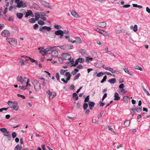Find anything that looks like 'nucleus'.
<instances>
[{"mask_svg": "<svg viewBox=\"0 0 150 150\" xmlns=\"http://www.w3.org/2000/svg\"><path fill=\"white\" fill-rule=\"evenodd\" d=\"M7 103L10 108H12L13 110L17 111L19 107L16 102L8 101Z\"/></svg>", "mask_w": 150, "mask_h": 150, "instance_id": "obj_1", "label": "nucleus"}, {"mask_svg": "<svg viewBox=\"0 0 150 150\" xmlns=\"http://www.w3.org/2000/svg\"><path fill=\"white\" fill-rule=\"evenodd\" d=\"M50 48L49 53H51L52 56L53 57H57V56L58 53V51L56 50L55 47H49Z\"/></svg>", "mask_w": 150, "mask_h": 150, "instance_id": "obj_2", "label": "nucleus"}, {"mask_svg": "<svg viewBox=\"0 0 150 150\" xmlns=\"http://www.w3.org/2000/svg\"><path fill=\"white\" fill-rule=\"evenodd\" d=\"M8 42L13 46H16L17 44V40L13 38H8L6 39Z\"/></svg>", "mask_w": 150, "mask_h": 150, "instance_id": "obj_3", "label": "nucleus"}, {"mask_svg": "<svg viewBox=\"0 0 150 150\" xmlns=\"http://www.w3.org/2000/svg\"><path fill=\"white\" fill-rule=\"evenodd\" d=\"M33 83L34 85V89L36 91H38L40 90L41 85L39 82L35 80L33 81Z\"/></svg>", "mask_w": 150, "mask_h": 150, "instance_id": "obj_4", "label": "nucleus"}, {"mask_svg": "<svg viewBox=\"0 0 150 150\" xmlns=\"http://www.w3.org/2000/svg\"><path fill=\"white\" fill-rule=\"evenodd\" d=\"M38 49L40 50V52L42 55L44 56L46 55L49 52L50 48L49 47L46 49H44L43 47H39Z\"/></svg>", "mask_w": 150, "mask_h": 150, "instance_id": "obj_5", "label": "nucleus"}, {"mask_svg": "<svg viewBox=\"0 0 150 150\" xmlns=\"http://www.w3.org/2000/svg\"><path fill=\"white\" fill-rule=\"evenodd\" d=\"M30 80L28 79L26 82V85L25 86H19V87L21 90H24L26 89L29 90L30 87V84H29Z\"/></svg>", "mask_w": 150, "mask_h": 150, "instance_id": "obj_6", "label": "nucleus"}, {"mask_svg": "<svg viewBox=\"0 0 150 150\" xmlns=\"http://www.w3.org/2000/svg\"><path fill=\"white\" fill-rule=\"evenodd\" d=\"M63 50H69L73 48V46L71 45L65 44L61 46H57Z\"/></svg>", "mask_w": 150, "mask_h": 150, "instance_id": "obj_7", "label": "nucleus"}, {"mask_svg": "<svg viewBox=\"0 0 150 150\" xmlns=\"http://www.w3.org/2000/svg\"><path fill=\"white\" fill-rule=\"evenodd\" d=\"M38 1L41 3L43 5L47 7L50 9H52V6L49 5V4L46 1L42 0H38Z\"/></svg>", "mask_w": 150, "mask_h": 150, "instance_id": "obj_8", "label": "nucleus"}, {"mask_svg": "<svg viewBox=\"0 0 150 150\" xmlns=\"http://www.w3.org/2000/svg\"><path fill=\"white\" fill-rule=\"evenodd\" d=\"M1 35L3 37H9L10 34L9 31L7 30H5L2 32Z\"/></svg>", "mask_w": 150, "mask_h": 150, "instance_id": "obj_9", "label": "nucleus"}, {"mask_svg": "<svg viewBox=\"0 0 150 150\" xmlns=\"http://www.w3.org/2000/svg\"><path fill=\"white\" fill-rule=\"evenodd\" d=\"M96 25L97 27L103 28L106 27V23L105 22H99L97 23Z\"/></svg>", "mask_w": 150, "mask_h": 150, "instance_id": "obj_10", "label": "nucleus"}, {"mask_svg": "<svg viewBox=\"0 0 150 150\" xmlns=\"http://www.w3.org/2000/svg\"><path fill=\"white\" fill-rule=\"evenodd\" d=\"M54 34L55 35H60V38H61L63 36V31L62 30H59L55 31Z\"/></svg>", "mask_w": 150, "mask_h": 150, "instance_id": "obj_11", "label": "nucleus"}, {"mask_svg": "<svg viewBox=\"0 0 150 150\" xmlns=\"http://www.w3.org/2000/svg\"><path fill=\"white\" fill-rule=\"evenodd\" d=\"M26 3H23L22 1H20L19 3H18L17 5L16 6L18 8L23 7L24 8L26 7Z\"/></svg>", "mask_w": 150, "mask_h": 150, "instance_id": "obj_12", "label": "nucleus"}, {"mask_svg": "<svg viewBox=\"0 0 150 150\" xmlns=\"http://www.w3.org/2000/svg\"><path fill=\"white\" fill-rule=\"evenodd\" d=\"M17 81L20 82L22 84L25 83V81L23 78L22 76H18L17 77Z\"/></svg>", "mask_w": 150, "mask_h": 150, "instance_id": "obj_13", "label": "nucleus"}, {"mask_svg": "<svg viewBox=\"0 0 150 150\" xmlns=\"http://www.w3.org/2000/svg\"><path fill=\"white\" fill-rule=\"evenodd\" d=\"M42 30H47L48 31H49L51 30V28L49 27L44 26L42 27V28H40V31L42 32H43V31H42Z\"/></svg>", "mask_w": 150, "mask_h": 150, "instance_id": "obj_14", "label": "nucleus"}, {"mask_svg": "<svg viewBox=\"0 0 150 150\" xmlns=\"http://www.w3.org/2000/svg\"><path fill=\"white\" fill-rule=\"evenodd\" d=\"M114 96L115 97L114 100H118L120 99V97L119 96L117 92H116L115 93Z\"/></svg>", "mask_w": 150, "mask_h": 150, "instance_id": "obj_15", "label": "nucleus"}, {"mask_svg": "<svg viewBox=\"0 0 150 150\" xmlns=\"http://www.w3.org/2000/svg\"><path fill=\"white\" fill-rule=\"evenodd\" d=\"M56 94L55 92H53L51 93L50 95L49 98L50 99H53L54 97L56 96Z\"/></svg>", "mask_w": 150, "mask_h": 150, "instance_id": "obj_16", "label": "nucleus"}, {"mask_svg": "<svg viewBox=\"0 0 150 150\" xmlns=\"http://www.w3.org/2000/svg\"><path fill=\"white\" fill-rule=\"evenodd\" d=\"M16 15L18 18L19 19H21L23 17V14L22 13H16Z\"/></svg>", "mask_w": 150, "mask_h": 150, "instance_id": "obj_17", "label": "nucleus"}, {"mask_svg": "<svg viewBox=\"0 0 150 150\" xmlns=\"http://www.w3.org/2000/svg\"><path fill=\"white\" fill-rule=\"evenodd\" d=\"M40 15L38 13H35V20L36 21L38 20L39 18H40Z\"/></svg>", "mask_w": 150, "mask_h": 150, "instance_id": "obj_18", "label": "nucleus"}, {"mask_svg": "<svg viewBox=\"0 0 150 150\" xmlns=\"http://www.w3.org/2000/svg\"><path fill=\"white\" fill-rule=\"evenodd\" d=\"M33 13L32 11L30 10H28L27 12L26 13L25 15V17H27L28 16L31 15V14H32Z\"/></svg>", "mask_w": 150, "mask_h": 150, "instance_id": "obj_19", "label": "nucleus"}, {"mask_svg": "<svg viewBox=\"0 0 150 150\" xmlns=\"http://www.w3.org/2000/svg\"><path fill=\"white\" fill-rule=\"evenodd\" d=\"M79 52L81 53L82 55L85 56L86 54V50L84 49H81Z\"/></svg>", "mask_w": 150, "mask_h": 150, "instance_id": "obj_20", "label": "nucleus"}, {"mask_svg": "<svg viewBox=\"0 0 150 150\" xmlns=\"http://www.w3.org/2000/svg\"><path fill=\"white\" fill-rule=\"evenodd\" d=\"M22 148L21 145L18 144L15 148L14 150H21Z\"/></svg>", "mask_w": 150, "mask_h": 150, "instance_id": "obj_21", "label": "nucleus"}, {"mask_svg": "<svg viewBox=\"0 0 150 150\" xmlns=\"http://www.w3.org/2000/svg\"><path fill=\"white\" fill-rule=\"evenodd\" d=\"M108 81L109 82L111 83H114L116 82V80L115 79L113 78L109 79Z\"/></svg>", "mask_w": 150, "mask_h": 150, "instance_id": "obj_22", "label": "nucleus"}, {"mask_svg": "<svg viewBox=\"0 0 150 150\" xmlns=\"http://www.w3.org/2000/svg\"><path fill=\"white\" fill-rule=\"evenodd\" d=\"M126 91H125V89H122L119 91V92L122 95H124L125 94Z\"/></svg>", "mask_w": 150, "mask_h": 150, "instance_id": "obj_23", "label": "nucleus"}, {"mask_svg": "<svg viewBox=\"0 0 150 150\" xmlns=\"http://www.w3.org/2000/svg\"><path fill=\"white\" fill-rule=\"evenodd\" d=\"M130 122V121L129 120H127L124 122V125L125 126L127 127L129 125Z\"/></svg>", "mask_w": 150, "mask_h": 150, "instance_id": "obj_24", "label": "nucleus"}, {"mask_svg": "<svg viewBox=\"0 0 150 150\" xmlns=\"http://www.w3.org/2000/svg\"><path fill=\"white\" fill-rule=\"evenodd\" d=\"M72 15L76 18H77L78 16L76 13L75 11H72L71 13Z\"/></svg>", "mask_w": 150, "mask_h": 150, "instance_id": "obj_25", "label": "nucleus"}, {"mask_svg": "<svg viewBox=\"0 0 150 150\" xmlns=\"http://www.w3.org/2000/svg\"><path fill=\"white\" fill-rule=\"evenodd\" d=\"M100 33L104 36H108L107 33L106 31L103 30H101Z\"/></svg>", "mask_w": 150, "mask_h": 150, "instance_id": "obj_26", "label": "nucleus"}, {"mask_svg": "<svg viewBox=\"0 0 150 150\" xmlns=\"http://www.w3.org/2000/svg\"><path fill=\"white\" fill-rule=\"evenodd\" d=\"M123 69L124 70L125 73L128 74L130 76H132V74L126 68H125Z\"/></svg>", "mask_w": 150, "mask_h": 150, "instance_id": "obj_27", "label": "nucleus"}, {"mask_svg": "<svg viewBox=\"0 0 150 150\" xmlns=\"http://www.w3.org/2000/svg\"><path fill=\"white\" fill-rule=\"evenodd\" d=\"M129 99V98L127 96H125L123 98V101L124 102H125Z\"/></svg>", "mask_w": 150, "mask_h": 150, "instance_id": "obj_28", "label": "nucleus"}, {"mask_svg": "<svg viewBox=\"0 0 150 150\" xmlns=\"http://www.w3.org/2000/svg\"><path fill=\"white\" fill-rule=\"evenodd\" d=\"M4 136L7 137V139L8 140L10 141L11 140V136L10 134H4Z\"/></svg>", "mask_w": 150, "mask_h": 150, "instance_id": "obj_29", "label": "nucleus"}, {"mask_svg": "<svg viewBox=\"0 0 150 150\" xmlns=\"http://www.w3.org/2000/svg\"><path fill=\"white\" fill-rule=\"evenodd\" d=\"M134 68L136 69L139 70L140 71H142L143 70L142 68L138 65H136L134 66Z\"/></svg>", "mask_w": 150, "mask_h": 150, "instance_id": "obj_30", "label": "nucleus"}, {"mask_svg": "<svg viewBox=\"0 0 150 150\" xmlns=\"http://www.w3.org/2000/svg\"><path fill=\"white\" fill-rule=\"evenodd\" d=\"M27 58H28L32 62H35L37 65H38L37 62L35 61L34 59L30 58L29 57H26Z\"/></svg>", "mask_w": 150, "mask_h": 150, "instance_id": "obj_31", "label": "nucleus"}, {"mask_svg": "<svg viewBox=\"0 0 150 150\" xmlns=\"http://www.w3.org/2000/svg\"><path fill=\"white\" fill-rule=\"evenodd\" d=\"M54 28L57 30L60 29L61 28V26L60 25H58L55 24L54 26Z\"/></svg>", "mask_w": 150, "mask_h": 150, "instance_id": "obj_32", "label": "nucleus"}, {"mask_svg": "<svg viewBox=\"0 0 150 150\" xmlns=\"http://www.w3.org/2000/svg\"><path fill=\"white\" fill-rule=\"evenodd\" d=\"M90 107H93L94 106L95 104V103L89 101L88 103Z\"/></svg>", "mask_w": 150, "mask_h": 150, "instance_id": "obj_33", "label": "nucleus"}, {"mask_svg": "<svg viewBox=\"0 0 150 150\" xmlns=\"http://www.w3.org/2000/svg\"><path fill=\"white\" fill-rule=\"evenodd\" d=\"M75 41H76V42H77L78 43H81V40L80 38L79 37H75Z\"/></svg>", "mask_w": 150, "mask_h": 150, "instance_id": "obj_34", "label": "nucleus"}, {"mask_svg": "<svg viewBox=\"0 0 150 150\" xmlns=\"http://www.w3.org/2000/svg\"><path fill=\"white\" fill-rule=\"evenodd\" d=\"M106 69L111 72L112 73L114 74L116 72L113 69L109 67L108 68H107Z\"/></svg>", "mask_w": 150, "mask_h": 150, "instance_id": "obj_35", "label": "nucleus"}, {"mask_svg": "<svg viewBox=\"0 0 150 150\" xmlns=\"http://www.w3.org/2000/svg\"><path fill=\"white\" fill-rule=\"evenodd\" d=\"M38 23L40 25H43L45 24V23L41 20H39L38 21Z\"/></svg>", "mask_w": 150, "mask_h": 150, "instance_id": "obj_36", "label": "nucleus"}, {"mask_svg": "<svg viewBox=\"0 0 150 150\" xmlns=\"http://www.w3.org/2000/svg\"><path fill=\"white\" fill-rule=\"evenodd\" d=\"M29 21L31 23H34L35 21L34 18H31L29 20Z\"/></svg>", "mask_w": 150, "mask_h": 150, "instance_id": "obj_37", "label": "nucleus"}, {"mask_svg": "<svg viewBox=\"0 0 150 150\" xmlns=\"http://www.w3.org/2000/svg\"><path fill=\"white\" fill-rule=\"evenodd\" d=\"M79 60H78V59H76L75 61V63L74 64H73L71 66H76L78 64L79 62Z\"/></svg>", "mask_w": 150, "mask_h": 150, "instance_id": "obj_38", "label": "nucleus"}, {"mask_svg": "<svg viewBox=\"0 0 150 150\" xmlns=\"http://www.w3.org/2000/svg\"><path fill=\"white\" fill-rule=\"evenodd\" d=\"M80 76V73H78L77 75H76L75 76H74V80H75L77 79H78L79 77Z\"/></svg>", "mask_w": 150, "mask_h": 150, "instance_id": "obj_39", "label": "nucleus"}, {"mask_svg": "<svg viewBox=\"0 0 150 150\" xmlns=\"http://www.w3.org/2000/svg\"><path fill=\"white\" fill-rule=\"evenodd\" d=\"M88 107V105L87 103H84V104L83 105V108L84 110H86Z\"/></svg>", "mask_w": 150, "mask_h": 150, "instance_id": "obj_40", "label": "nucleus"}, {"mask_svg": "<svg viewBox=\"0 0 150 150\" xmlns=\"http://www.w3.org/2000/svg\"><path fill=\"white\" fill-rule=\"evenodd\" d=\"M7 130L6 129L4 128H1L0 129V131L3 133H5L6 132Z\"/></svg>", "mask_w": 150, "mask_h": 150, "instance_id": "obj_41", "label": "nucleus"}, {"mask_svg": "<svg viewBox=\"0 0 150 150\" xmlns=\"http://www.w3.org/2000/svg\"><path fill=\"white\" fill-rule=\"evenodd\" d=\"M133 30V31L134 32H136L137 31V25H134Z\"/></svg>", "mask_w": 150, "mask_h": 150, "instance_id": "obj_42", "label": "nucleus"}, {"mask_svg": "<svg viewBox=\"0 0 150 150\" xmlns=\"http://www.w3.org/2000/svg\"><path fill=\"white\" fill-rule=\"evenodd\" d=\"M78 59L79 60V62L80 63L83 62L84 61V59L82 58H79Z\"/></svg>", "mask_w": 150, "mask_h": 150, "instance_id": "obj_43", "label": "nucleus"}, {"mask_svg": "<svg viewBox=\"0 0 150 150\" xmlns=\"http://www.w3.org/2000/svg\"><path fill=\"white\" fill-rule=\"evenodd\" d=\"M124 30L123 29H121L120 30H116V33L117 34H119L123 32Z\"/></svg>", "mask_w": 150, "mask_h": 150, "instance_id": "obj_44", "label": "nucleus"}, {"mask_svg": "<svg viewBox=\"0 0 150 150\" xmlns=\"http://www.w3.org/2000/svg\"><path fill=\"white\" fill-rule=\"evenodd\" d=\"M56 77L58 81H59L60 79L59 74L58 73H57L56 74Z\"/></svg>", "mask_w": 150, "mask_h": 150, "instance_id": "obj_45", "label": "nucleus"}, {"mask_svg": "<svg viewBox=\"0 0 150 150\" xmlns=\"http://www.w3.org/2000/svg\"><path fill=\"white\" fill-rule=\"evenodd\" d=\"M107 79V76H104L103 79H102L101 81V83H103Z\"/></svg>", "mask_w": 150, "mask_h": 150, "instance_id": "obj_46", "label": "nucleus"}, {"mask_svg": "<svg viewBox=\"0 0 150 150\" xmlns=\"http://www.w3.org/2000/svg\"><path fill=\"white\" fill-rule=\"evenodd\" d=\"M103 72H99L97 74V76L98 77H100L103 76Z\"/></svg>", "mask_w": 150, "mask_h": 150, "instance_id": "obj_47", "label": "nucleus"}, {"mask_svg": "<svg viewBox=\"0 0 150 150\" xmlns=\"http://www.w3.org/2000/svg\"><path fill=\"white\" fill-rule=\"evenodd\" d=\"M67 70H64L63 69H61L60 71V74L62 75H64V73L66 71H67Z\"/></svg>", "mask_w": 150, "mask_h": 150, "instance_id": "obj_48", "label": "nucleus"}, {"mask_svg": "<svg viewBox=\"0 0 150 150\" xmlns=\"http://www.w3.org/2000/svg\"><path fill=\"white\" fill-rule=\"evenodd\" d=\"M17 134L15 132H13L12 134V136L13 138H15Z\"/></svg>", "mask_w": 150, "mask_h": 150, "instance_id": "obj_49", "label": "nucleus"}, {"mask_svg": "<svg viewBox=\"0 0 150 150\" xmlns=\"http://www.w3.org/2000/svg\"><path fill=\"white\" fill-rule=\"evenodd\" d=\"M89 60V57H86V62L87 64H88L90 62Z\"/></svg>", "mask_w": 150, "mask_h": 150, "instance_id": "obj_50", "label": "nucleus"}, {"mask_svg": "<svg viewBox=\"0 0 150 150\" xmlns=\"http://www.w3.org/2000/svg\"><path fill=\"white\" fill-rule=\"evenodd\" d=\"M107 93H105L104 94L102 98V101H103L104 100V99L107 97Z\"/></svg>", "mask_w": 150, "mask_h": 150, "instance_id": "obj_51", "label": "nucleus"}, {"mask_svg": "<svg viewBox=\"0 0 150 150\" xmlns=\"http://www.w3.org/2000/svg\"><path fill=\"white\" fill-rule=\"evenodd\" d=\"M45 71V72H46V73H47L48 74V75H49V77H50L52 79H54V76H51V74H50V73H49V72H47V71Z\"/></svg>", "mask_w": 150, "mask_h": 150, "instance_id": "obj_52", "label": "nucleus"}, {"mask_svg": "<svg viewBox=\"0 0 150 150\" xmlns=\"http://www.w3.org/2000/svg\"><path fill=\"white\" fill-rule=\"evenodd\" d=\"M89 100V96H88L84 100V102H87Z\"/></svg>", "mask_w": 150, "mask_h": 150, "instance_id": "obj_53", "label": "nucleus"}, {"mask_svg": "<svg viewBox=\"0 0 150 150\" xmlns=\"http://www.w3.org/2000/svg\"><path fill=\"white\" fill-rule=\"evenodd\" d=\"M20 64L21 65V66L24 65H25V64L23 62V59H21V61L20 62Z\"/></svg>", "mask_w": 150, "mask_h": 150, "instance_id": "obj_54", "label": "nucleus"}, {"mask_svg": "<svg viewBox=\"0 0 150 150\" xmlns=\"http://www.w3.org/2000/svg\"><path fill=\"white\" fill-rule=\"evenodd\" d=\"M17 96L18 97H21V98H22L23 99H25V96H24V95H21V94H17Z\"/></svg>", "mask_w": 150, "mask_h": 150, "instance_id": "obj_55", "label": "nucleus"}, {"mask_svg": "<svg viewBox=\"0 0 150 150\" xmlns=\"http://www.w3.org/2000/svg\"><path fill=\"white\" fill-rule=\"evenodd\" d=\"M141 110L142 109L141 108H138L136 109V111L138 113H139L140 112Z\"/></svg>", "mask_w": 150, "mask_h": 150, "instance_id": "obj_56", "label": "nucleus"}, {"mask_svg": "<svg viewBox=\"0 0 150 150\" xmlns=\"http://www.w3.org/2000/svg\"><path fill=\"white\" fill-rule=\"evenodd\" d=\"M38 27V24H35L33 26V28L34 29H37Z\"/></svg>", "mask_w": 150, "mask_h": 150, "instance_id": "obj_57", "label": "nucleus"}, {"mask_svg": "<svg viewBox=\"0 0 150 150\" xmlns=\"http://www.w3.org/2000/svg\"><path fill=\"white\" fill-rule=\"evenodd\" d=\"M125 87V86L123 84H121L119 86V88L120 89H123Z\"/></svg>", "mask_w": 150, "mask_h": 150, "instance_id": "obj_58", "label": "nucleus"}, {"mask_svg": "<svg viewBox=\"0 0 150 150\" xmlns=\"http://www.w3.org/2000/svg\"><path fill=\"white\" fill-rule=\"evenodd\" d=\"M40 16H46V13L44 12L40 13Z\"/></svg>", "mask_w": 150, "mask_h": 150, "instance_id": "obj_59", "label": "nucleus"}, {"mask_svg": "<svg viewBox=\"0 0 150 150\" xmlns=\"http://www.w3.org/2000/svg\"><path fill=\"white\" fill-rule=\"evenodd\" d=\"M68 41L69 42H70L72 43H74L76 42V41L75 40H73L71 38L69 39L68 40Z\"/></svg>", "mask_w": 150, "mask_h": 150, "instance_id": "obj_60", "label": "nucleus"}, {"mask_svg": "<svg viewBox=\"0 0 150 150\" xmlns=\"http://www.w3.org/2000/svg\"><path fill=\"white\" fill-rule=\"evenodd\" d=\"M65 75L66 76H67V77H69V76H71V75L70 74V73L69 72H66L65 73Z\"/></svg>", "mask_w": 150, "mask_h": 150, "instance_id": "obj_61", "label": "nucleus"}, {"mask_svg": "<svg viewBox=\"0 0 150 150\" xmlns=\"http://www.w3.org/2000/svg\"><path fill=\"white\" fill-rule=\"evenodd\" d=\"M99 104L100 106L103 107L105 105V103H103L101 101L99 102Z\"/></svg>", "mask_w": 150, "mask_h": 150, "instance_id": "obj_62", "label": "nucleus"}, {"mask_svg": "<svg viewBox=\"0 0 150 150\" xmlns=\"http://www.w3.org/2000/svg\"><path fill=\"white\" fill-rule=\"evenodd\" d=\"M40 18L44 21H46V18L44 16H40Z\"/></svg>", "mask_w": 150, "mask_h": 150, "instance_id": "obj_63", "label": "nucleus"}, {"mask_svg": "<svg viewBox=\"0 0 150 150\" xmlns=\"http://www.w3.org/2000/svg\"><path fill=\"white\" fill-rule=\"evenodd\" d=\"M95 30H96L97 32L99 33H100L101 30H101L98 28H96L95 29Z\"/></svg>", "mask_w": 150, "mask_h": 150, "instance_id": "obj_64", "label": "nucleus"}]
</instances>
